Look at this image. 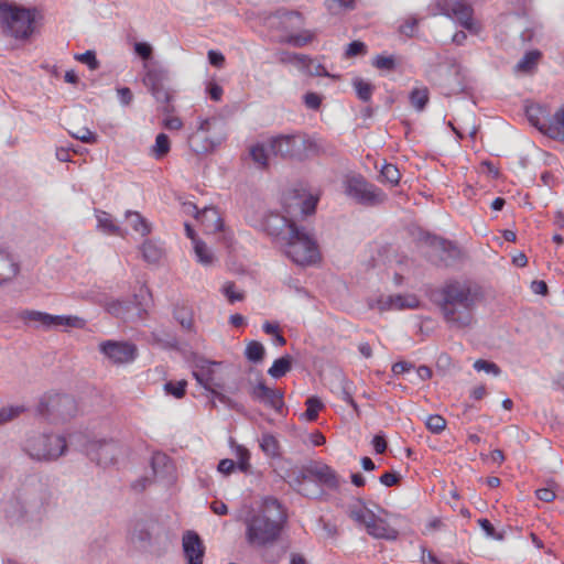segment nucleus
Listing matches in <instances>:
<instances>
[{
  "instance_id": "obj_39",
  "label": "nucleus",
  "mask_w": 564,
  "mask_h": 564,
  "mask_svg": "<svg viewBox=\"0 0 564 564\" xmlns=\"http://www.w3.org/2000/svg\"><path fill=\"white\" fill-rule=\"evenodd\" d=\"M141 251L143 259L149 263H156L162 257V249L151 240L143 242Z\"/></svg>"
},
{
  "instance_id": "obj_35",
  "label": "nucleus",
  "mask_w": 564,
  "mask_h": 564,
  "mask_svg": "<svg viewBox=\"0 0 564 564\" xmlns=\"http://www.w3.org/2000/svg\"><path fill=\"white\" fill-rule=\"evenodd\" d=\"M348 514L354 521L364 525L373 517V512L366 508L361 500L349 507Z\"/></svg>"
},
{
  "instance_id": "obj_15",
  "label": "nucleus",
  "mask_w": 564,
  "mask_h": 564,
  "mask_svg": "<svg viewBox=\"0 0 564 564\" xmlns=\"http://www.w3.org/2000/svg\"><path fill=\"white\" fill-rule=\"evenodd\" d=\"M531 126L553 140L564 139L563 129L554 119L550 118V111L540 105L531 104Z\"/></svg>"
},
{
  "instance_id": "obj_18",
  "label": "nucleus",
  "mask_w": 564,
  "mask_h": 564,
  "mask_svg": "<svg viewBox=\"0 0 564 564\" xmlns=\"http://www.w3.org/2000/svg\"><path fill=\"white\" fill-rule=\"evenodd\" d=\"M182 547L186 564H203L205 545L195 531H186L183 534Z\"/></svg>"
},
{
  "instance_id": "obj_27",
  "label": "nucleus",
  "mask_w": 564,
  "mask_h": 564,
  "mask_svg": "<svg viewBox=\"0 0 564 564\" xmlns=\"http://www.w3.org/2000/svg\"><path fill=\"white\" fill-rule=\"evenodd\" d=\"M289 205H291V210L296 213V217L300 215L302 218H304L315 213L317 198L314 196H308L305 198L294 196L293 202Z\"/></svg>"
},
{
  "instance_id": "obj_17",
  "label": "nucleus",
  "mask_w": 564,
  "mask_h": 564,
  "mask_svg": "<svg viewBox=\"0 0 564 564\" xmlns=\"http://www.w3.org/2000/svg\"><path fill=\"white\" fill-rule=\"evenodd\" d=\"M447 66L444 86L447 88L448 94H458L467 87L465 68L454 57H448L445 61Z\"/></svg>"
},
{
  "instance_id": "obj_8",
  "label": "nucleus",
  "mask_w": 564,
  "mask_h": 564,
  "mask_svg": "<svg viewBox=\"0 0 564 564\" xmlns=\"http://www.w3.org/2000/svg\"><path fill=\"white\" fill-rule=\"evenodd\" d=\"M344 193L356 204L365 207L379 206L388 199L387 194L381 188L367 181V178L360 174L346 176L344 181Z\"/></svg>"
},
{
  "instance_id": "obj_46",
  "label": "nucleus",
  "mask_w": 564,
  "mask_h": 564,
  "mask_svg": "<svg viewBox=\"0 0 564 564\" xmlns=\"http://www.w3.org/2000/svg\"><path fill=\"white\" fill-rule=\"evenodd\" d=\"M420 302L419 300L411 295V296H402V295H395L390 297V306L403 310V308H416L419 306Z\"/></svg>"
},
{
  "instance_id": "obj_16",
  "label": "nucleus",
  "mask_w": 564,
  "mask_h": 564,
  "mask_svg": "<svg viewBox=\"0 0 564 564\" xmlns=\"http://www.w3.org/2000/svg\"><path fill=\"white\" fill-rule=\"evenodd\" d=\"M100 351L113 364H128L135 359L137 347L128 341L106 340L99 345Z\"/></svg>"
},
{
  "instance_id": "obj_25",
  "label": "nucleus",
  "mask_w": 564,
  "mask_h": 564,
  "mask_svg": "<svg viewBox=\"0 0 564 564\" xmlns=\"http://www.w3.org/2000/svg\"><path fill=\"white\" fill-rule=\"evenodd\" d=\"M432 245L441 251V261L444 265H452L459 257V248L451 241L434 238Z\"/></svg>"
},
{
  "instance_id": "obj_13",
  "label": "nucleus",
  "mask_w": 564,
  "mask_h": 564,
  "mask_svg": "<svg viewBox=\"0 0 564 564\" xmlns=\"http://www.w3.org/2000/svg\"><path fill=\"white\" fill-rule=\"evenodd\" d=\"M20 318L24 322H33L44 328L52 327H75L82 328L85 321L77 316L51 315L40 311L25 310L20 313Z\"/></svg>"
},
{
  "instance_id": "obj_7",
  "label": "nucleus",
  "mask_w": 564,
  "mask_h": 564,
  "mask_svg": "<svg viewBox=\"0 0 564 564\" xmlns=\"http://www.w3.org/2000/svg\"><path fill=\"white\" fill-rule=\"evenodd\" d=\"M269 147L274 155L299 160L318 150V145L313 139L300 132L273 137L269 141Z\"/></svg>"
},
{
  "instance_id": "obj_49",
  "label": "nucleus",
  "mask_w": 564,
  "mask_h": 564,
  "mask_svg": "<svg viewBox=\"0 0 564 564\" xmlns=\"http://www.w3.org/2000/svg\"><path fill=\"white\" fill-rule=\"evenodd\" d=\"M306 411L304 413V416L307 421H315L318 415V411L323 408L322 401L316 397H310L306 402Z\"/></svg>"
},
{
  "instance_id": "obj_9",
  "label": "nucleus",
  "mask_w": 564,
  "mask_h": 564,
  "mask_svg": "<svg viewBox=\"0 0 564 564\" xmlns=\"http://www.w3.org/2000/svg\"><path fill=\"white\" fill-rule=\"evenodd\" d=\"M36 412L47 419L66 421L76 415L77 403L68 394H45L40 399Z\"/></svg>"
},
{
  "instance_id": "obj_20",
  "label": "nucleus",
  "mask_w": 564,
  "mask_h": 564,
  "mask_svg": "<svg viewBox=\"0 0 564 564\" xmlns=\"http://www.w3.org/2000/svg\"><path fill=\"white\" fill-rule=\"evenodd\" d=\"M251 397L264 405L274 409L275 411H281L284 405L282 391L279 389H271L263 382H259L256 387H253Z\"/></svg>"
},
{
  "instance_id": "obj_51",
  "label": "nucleus",
  "mask_w": 564,
  "mask_h": 564,
  "mask_svg": "<svg viewBox=\"0 0 564 564\" xmlns=\"http://www.w3.org/2000/svg\"><path fill=\"white\" fill-rule=\"evenodd\" d=\"M310 61H311L310 57L304 54L292 53V52H288V51H283L281 53H279V62L284 63V64H295V63L305 64Z\"/></svg>"
},
{
  "instance_id": "obj_44",
  "label": "nucleus",
  "mask_w": 564,
  "mask_h": 564,
  "mask_svg": "<svg viewBox=\"0 0 564 564\" xmlns=\"http://www.w3.org/2000/svg\"><path fill=\"white\" fill-rule=\"evenodd\" d=\"M411 105L419 111H422L429 102V89L427 88H414L410 93Z\"/></svg>"
},
{
  "instance_id": "obj_5",
  "label": "nucleus",
  "mask_w": 564,
  "mask_h": 564,
  "mask_svg": "<svg viewBox=\"0 0 564 564\" xmlns=\"http://www.w3.org/2000/svg\"><path fill=\"white\" fill-rule=\"evenodd\" d=\"M65 436L55 433H30L22 443L23 452L36 462H53L66 454Z\"/></svg>"
},
{
  "instance_id": "obj_38",
  "label": "nucleus",
  "mask_w": 564,
  "mask_h": 564,
  "mask_svg": "<svg viewBox=\"0 0 564 564\" xmlns=\"http://www.w3.org/2000/svg\"><path fill=\"white\" fill-rule=\"evenodd\" d=\"M314 39V33L308 31V30H304L302 31L301 33H297V34H289L286 35L282 42L283 43H286L291 46H294V47H303L305 46L306 44H308L310 42H312Z\"/></svg>"
},
{
  "instance_id": "obj_30",
  "label": "nucleus",
  "mask_w": 564,
  "mask_h": 564,
  "mask_svg": "<svg viewBox=\"0 0 564 564\" xmlns=\"http://www.w3.org/2000/svg\"><path fill=\"white\" fill-rule=\"evenodd\" d=\"M28 411L24 404H7L0 408V426L13 422Z\"/></svg>"
},
{
  "instance_id": "obj_24",
  "label": "nucleus",
  "mask_w": 564,
  "mask_h": 564,
  "mask_svg": "<svg viewBox=\"0 0 564 564\" xmlns=\"http://www.w3.org/2000/svg\"><path fill=\"white\" fill-rule=\"evenodd\" d=\"M368 533L379 539L394 540L397 538V532L392 528L388 525V523L378 518L375 513L372 519H369L365 524Z\"/></svg>"
},
{
  "instance_id": "obj_56",
  "label": "nucleus",
  "mask_w": 564,
  "mask_h": 564,
  "mask_svg": "<svg viewBox=\"0 0 564 564\" xmlns=\"http://www.w3.org/2000/svg\"><path fill=\"white\" fill-rule=\"evenodd\" d=\"M372 66L381 70L391 72L395 68V59L393 56L377 55L372 61Z\"/></svg>"
},
{
  "instance_id": "obj_3",
  "label": "nucleus",
  "mask_w": 564,
  "mask_h": 564,
  "mask_svg": "<svg viewBox=\"0 0 564 564\" xmlns=\"http://www.w3.org/2000/svg\"><path fill=\"white\" fill-rule=\"evenodd\" d=\"M286 518L282 503L274 497H265L260 508L245 519L246 542L254 550L272 546L279 540Z\"/></svg>"
},
{
  "instance_id": "obj_60",
  "label": "nucleus",
  "mask_w": 564,
  "mask_h": 564,
  "mask_svg": "<svg viewBox=\"0 0 564 564\" xmlns=\"http://www.w3.org/2000/svg\"><path fill=\"white\" fill-rule=\"evenodd\" d=\"M367 52V46L364 42L352 41L346 48V56L354 57L357 55H364Z\"/></svg>"
},
{
  "instance_id": "obj_42",
  "label": "nucleus",
  "mask_w": 564,
  "mask_h": 564,
  "mask_svg": "<svg viewBox=\"0 0 564 564\" xmlns=\"http://www.w3.org/2000/svg\"><path fill=\"white\" fill-rule=\"evenodd\" d=\"M171 149L170 139L165 133H159L155 138V143L152 147V154L155 159L164 158Z\"/></svg>"
},
{
  "instance_id": "obj_12",
  "label": "nucleus",
  "mask_w": 564,
  "mask_h": 564,
  "mask_svg": "<svg viewBox=\"0 0 564 564\" xmlns=\"http://www.w3.org/2000/svg\"><path fill=\"white\" fill-rule=\"evenodd\" d=\"M82 451L97 465L109 466L120 454V445L113 440H87Z\"/></svg>"
},
{
  "instance_id": "obj_23",
  "label": "nucleus",
  "mask_w": 564,
  "mask_h": 564,
  "mask_svg": "<svg viewBox=\"0 0 564 564\" xmlns=\"http://www.w3.org/2000/svg\"><path fill=\"white\" fill-rule=\"evenodd\" d=\"M296 238H299V241L300 240H303V242H305V245L303 243H295L296 247L295 249L300 252H305V251H312L310 252V254L312 256L307 261H304V262H300V261H293L294 263L299 264V265H311V264H314L318 259H319V251H318V247H317V243L316 241L314 240V238L308 235L305 229L303 227H300L299 228V235H296Z\"/></svg>"
},
{
  "instance_id": "obj_40",
  "label": "nucleus",
  "mask_w": 564,
  "mask_h": 564,
  "mask_svg": "<svg viewBox=\"0 0 564 564\" xmlns=\"http://www.w3.org/2000/svg\"><path fill=\"white\" fill-rule=\"evenodd\" d=\"M265 354L264 346L257 340L250 341L246 347V358L254 364H259L263 360Z\"/></svg>"
},
{
  "instance_id": "obj_33",
  "label": "nucleus",
  "mask_w": 564,
  "mask_h": 564,
  "mask_svg": "<svg viewBox=\"0 0 564 564\" xmlns=\"http://www.w3.org/2000/svg\"><path fill=\"white\" fill-rule=\"evenodd\" d=\"M259 445L262 452L269 457H278L280 456V445L279 441L274 435L270 433H263L261 438L259 440Z\"/></svg>"
},
{
  "instance_id": "obj_1",
  "label": "nucleus",
  "mask_w": 564,
  "mask_h": 564,
  "mask_svg": "<svg viewBox=\"0 0 564 564\" xmlns=\"http://www.w3.org/2000/svg\"><path fill=\"white\" fill-rule=\"evenodd\" d=\"M56 505V495L50 478L42 474H30L19 480L15 490L1 503L3 517L9 524L41 522Z\"/></svg>"
},
{
  "instance_id": "obj_28",
  "label": "nucleus",
  "mask_w": 564,
  "mask_h": 564,
  "mask_svg": "<svg viewBox=\"0 0 564 564\" xmlns=\"http://www.w3.org/2000/svg\"><path fill=\"white\" fill-rule=\"evenodd\" d=\"M97 228L108 235L124 237L126 231L115 224L110 214L96 209Z\"/></svg>"
},
{
  "instance_id": "obj_6",
  "label": "nucleus",
  "mask_w": 564,
  "mask_h": 564,
  "mask_svg": "<svg viewBox=\"0 0 564 564\" xmlns=\"http://www.w3.org/2000/svg\"><path fill=\"white\" fill-rule=\"evenodd\" d=\"M41 13L37 9H26L10 4L0 3V24L3 31L15 39H28L35 30Z\"/></svg>"
},
{
  "instance_id": "obj_37",
  "label": "nucleus",
  "mask_w": 564,
  "mask_h": 564,
  "mask_svg": "<svg viewBox=\"0 0 564 564\" xmlns=\"http://www.w3.org/2000/svg\"><path fill=\"white\" fill-rule=\"evenodd\" d=\"M174 318L181 324V326L191 330L193 327V312L185 305H176L173 311Z\"/></svg>"
},
{
  "instance_id": "obj_21",
  "label": "nucleus",
  "mask_w": 564,
  "mask_h": 564,
  "mask_svg": "<svg viewBox=\"0 0 564 564\" xmlns=\"http://www.w3.org/2000/svg\"><path fill=\"white\" fill-rule=\"evenodd\" d=\"M473 8L464 1H455L448 6L445 14L455 18L457 22L466 30L476 33L478 28L473 21Z\"/></svg>"
},
{
  "instance_id": "obj_14",
  "label": "nucleus",
  "mask_w": 564,
  "mask_h": 564,
  "mask_svg": "<svg viewBox=\"0 0 564 564\" xmlns=\"http://www.w3.org/2000/svg\"><path fill=\"white\" fill-rule=\"evenodd\" d=\"M219 362L207 360L203 357H197L194 360L193 377L196 381L207 391L213 388H224V380L216 373L215 367Z\"/></svg>"
},
{
  "instance_id": "obj_53",
  "label": "nucleus",
  "mask_w": 564,
  "mask_h": 564,
  "mask_svg": "<svg viewBox=\"0 0 564 564\" xmlns=\"http://www.w3.org/2000/svg\"><path fill=\"white\" fill-rule=\"evenodd\" d=\"M75 59L83 64H86L88 68L91 70H96L100 66V63L96 57L95 51L88 50L85 53L76 54Z\"/></svg>"
},
{
  "instance_id": "obj_54",
  "label": "nucleus",
  "mask_w": 564,
  "mask_h": 564,
  "mask_svg": "<svg viewBox=\"0 0 564 564\" xmlns=\"http://www.w3.org/2000/svg\"><path fill=\"white\" fill-rule=\"evenodd\" d=\"M223 294L227 297L230 303H235L238 301H242L245 299L243 292H239L236 290V284L234 282H226L221 288Z\"/></svg>"
},
{
  "instance_id": "obj_11",
  "label": "nucleus",
  "mask_w": 564,
  "mask_h": 564,
  "mask_svg": "<svg viewBox=\"0 0 564 564\" xmlns=\"http://www.w3.org/2000/svg\"><path fill=\"white\" fill-rule=\"evenodd\" d=\"M295 480L301 487L300 492L305 496H311L304 487L311 480H316L332 490L338 489L340 486V478L337 473L330 466L322 463H312L305 466Z\"/></svg>"
},
{
  "instance_id": "obj_43",
  "label": "nucleus",
  "mask_w": 564,
  "mask_h": 564,
  "mask_svg": "<svg viewBox=\"0 0 564 564\" xmlns=\"http://www.w3.org/2000/svg\"><path fill=\"white\" fill-rule=\"evenodd\" d=\"M249 154L252 161L261 169L268 167V152L262 143H257L250 147Z\"/></svg>"
},
{
  "instance_id": "obj_19",
  "label": "nucleus",
  "mask_w": 564,
  "mask_h": 564,
  "mask_svg": "<svg viewBox=\"0 0 564 564\" xmlns=\"http://www.w3.org/2000/svg\"><path fill=\"white\" fill-rule=\"evenodd\" d=\"M186 209L187 212L195 213V217L202 223L207 232L213 234L224 230V221L217 208L205 207L199 212L196 205L188 204Z\"/></svg>"
},
{
  "instance_id": "obj_57",
  "label": "nucleus",
  "mask_w": 564,
  "mask_h": 564,
  "mask_svg": "<svg viewBox=\"0 0 564 564\" xmlns=\"http://www.w3.org/2000/svg\"><path fill=\"white\" fill-rule=\"evenodd\" d=\"M478 524L480 525V528L484 530V532L486 533V535L488 538L497 540V541L503 540V538H505L503 533L497 532L495 527L488 519H485V518L479 519Z\"/></svg>"
},
{
  "instance_id": "obj_2",
  "label": "nucleus",
  "mask_w": 564,
  "mask_h": 564,
  "mask_svg": "<svg viewBox=\"0 0 564 564\" xmlns=\"http://www.w3.org/2000/svg\"><path fill=\"white\" fill-rule=\"evenodd\" d=\"M432 301L451 329H465L474 322L477 294L459 281L446 282L432 293Z\"/></svg>"
},
{
  "instance_id": "obj_63",
  "label": "nucleus",
  "mask_w": 564,
  "mask_h": 564,
  "mask_svg": "<svg viewBox=\"0 0 564 564\" xmlns=\"http://www.w3.org/2000/svg\"><path fill=\"white\" fill-rule=\"evenodd\" d=\"M206 93L214 101H220L223 98L224 89L216 82H209L206 86Z\"/></svg>"
},
{
  "instance_id": "obj_55",
  "label": "nucleus",
  "mask_w": 564,
  "mask_h": 564,
  "mask_svg": "<svg viewBox=\"0 0 564 564\" xmlns=\"http://www.w3.org/2000/svg\"><path fill=\"white\" fill-rule=\"evenodd\" d=\"M328 10L337 14L341 10H352L355 9V0H327L326 1Z\"/></svg>"
},
{
  "instance_id": "obj_34",
  "label": "nucleus",
  "mask_w": 564,
  "mask_h": 564,
  "mask_svg": "<svg viewBox=\"0 0 564 564\" xmlns=\"http://www.w3.org/2000/svg\"><path fill=\"white\" fill-rule=\"evenodd\" d=\"M167 79V72L163 68L151 67L148 68L145 76L143 78V83L148 88L156 87L164 85V82Z\"/></svg>"
},
{
  "instance_id": "obj_64",
  "label": "nucleus",
  "mask_w": 564,
  "mask_h": 564,
  "mask_svg": "<svg viewBox=\"0 0 564 564\" xmlns=\"http://www.w3.org/2000/svg\"><path fill=\"white\" fill-rule=\"evenodd\" d=\"M304 104L308 109L317 110L322 104V97L316 93H307L304 95Z\"/></svg>"
},
{
  "instance_id": "obj_50",
  "label": "nucleus",
  "mask_w": 564,
  "mask_h": 564,
  "mask_svg": "<svg viewBox=\"0 0 564 564\" xmlns=\"http://www.w3.org/2000/svg\"><path fill=\"white\" fill-rule=\"evenodd\" d=\"M556 485L553 480L547 481L546 487L539 488L535 490V496L539 500L543 502H551L555 499Z\"/></svg>"
},
{
  "instance_id": "obj_32",
  "label": "nucleus",
  "mask_w": 564,
  "mask_h": 564,
  "mask_svg": "<svg viewBox=\"0 0 564 564\" xmlns=\"http://www.w3.org/2000/svg\"><path fill=\"white\" fill-rule=\"evenodd\" d=\"M292 368V357L285 355L281 358H278L273 361L272 366L269 368L268 373L274 378L280 379L284 377Z\"/></svg>"
},
{
  "instance_id": "obj_36",
  "label": "nucleus",
  "mask_w": 564,
  "mask_h": 564,
  "mask_svg": "<svg viewBox=\"0 0 564 564\" xmlns=\"http://www.w3.org/2000/svg\"><path fill=\"white\" fill-rule=\"evenodd\" d=\"M531 543L534 544V546L538 550V553H531V560L533 558V564H551V557H552V551L551 549L545 550V558L542 555V550L544 549V544L540 538H538L534 533H531Z\"/></svg>"
},
{
  "instance_id": "obj_52",
  "label": "nucleus",
  "mask_w": 564,
  "mask_h": 564,
  "mask_svg": "<svg viewBox=\"0 0 564 564\" xmlns=\"http://www.w3.org/2000/svg\"><path fill=\"white\" fill-rule=\"evenodd\" d=\"M426 427L434 434H440L446 427V421L438 414L429 415L426 419Z\"/></svg>"
},
{
  "instance_id": "obj_22",
  "label": "nucleus",
  "mask_w": 564,
  "mask_h": 564,
  "mask_svg": "<svg viewBox=\"0 0 564 564\" xmlns=\"http://www.w3.org/2000/svg\"><path fill=\"white\" fill-rule=\"evenodd\" d=\"M217 123L215 118L200 119L195 132H193L188 137V145L191 150L195 153H204L213 148V143L207 139L203 143H198V139L200 138V133H207L210 129Z\"/></svg>"
},
{
  "instance_id": "obj_26",
  "label": "nucleus",
  "mask_w": 564,
  "mask_h": 564,
  "mask_svg": "<svg viewBox=\"0 0 564 564\" xmlns=\"http://www.w3.org/2000/svg\"><path fill=\"white\" fill-rule=\"evenodd\" d=\"M19 264L14 258L4 249H0V284L17 275Z\"/></svg>"
},
{
  "instance_id": "obj_10",
  "label": "nucleus",
  "mask_w": 564,
  "mask_h": 564,
  "mask_svg": "<svg viewBox=\"0 0 564 564\" xmlns=\"http://www.w3.org/2000/svg\"><path fill=\"white\" fill-rule=\"evenodd\" d=\"M147 295H149L148 289H141L140 293L135 294L132 300H116L107 303L106 310L110 315L124 322L143 319L148 307V303L144 302Z\"/></svg>"
},
{
  "instance_id": "obj_58",
  "label": "nucleus",
  "mask_w": 564,
  "mask_h": 564,
  "mask_svg": "<svg viewBox=\"0 0 564 564\" xmlns=\"http://www.w3.org/2000/svg\"><path fill=\"white\" fill-rule=\"evenodd\" d=\"M70 135L84 143L94 144L97 142L98 137L96 133L90 131L88 128H80L77 132H69Z\"/></svg>"
},
{
  "instance_id": "obj_29",
  "label": "nucleus",
  "mask_w": 564,
  "mask_h": 564,
  "mask_svg": "<svg viewBox=\"0 0 564 564\" xmlns=\"http://www.w3.org/2000/svg\"><path fill=\"white\" fill-rule=\"evenodd\" d=\"M126 219L132 229L141 236H147L150 234L151 225L140 213L127 210Z\"/></svg>"
},
{
  "instance_id": "obj_45",
  "label": "nucleus",
  "mask_w": 564,
  "mask_h": 564,
  "mask_svg": "<svg viewBox=\"0 0 564 564\" xmlns=\"http://www.w3.org/2000/svg\"><path fill=\"white\" fill-rule=\"evenodd\" d=\"M194 251H195L198 262H200L202 264L209 265L213 263L214 256L204 241L195 240Z\"/></svg>"
},
{
  "instance_id": "obj_47",
  "label": "nucleus",
  "mask_w": 564,
  "mask_h": 564,
  "mask_svg": "<svg viewBox=\"0 0 564 564\" xmlns=\"http://www.w3.org/2000/svg\"><path fill=\"white\" fill-rule=\"evenodd\" d=\"M400 172L394 164L387 163L380 171V177L382 182H387L390 185H397L400 181Z\"/></svg>"
},
{
  "instance_id": "obj_41",
  "label": "nucleus",
  "mask_w": 564,
  "mask_h": 564,
  "mask_svg": "<svg viewBox=\"0 0 564 564\" xmlns=\"http://www.w3.org/2000/svg\"><path fill=\"white\" fill-rule=\"evenodd\" d=\"M352 86L360 100L367 102L371 99L372 93L375 90V86L372 84L364 80L362 78H355Z\"/></svg>"
},
{
  "instance_id": "obj_4",
  "label": "nucleus",
  "mask_w": 564,
  "mask_h": 564,
  "mask_svg": "<svg viewBox=\"0 0 564 564\" xmlns=\"http://www.w3.org/2000/svg\"><path fill=\"white\" fill-rule=\"evenodd\" d=\"M285 215L270 214L264 220V229L267 232L274 237L283 249L284 254L292 261L304 262L307 261L312 256L310 250L300 252L295 249L296 247V235H299L300 226L296 225V213L291 210V205H285ZM297 243H304L303 240Z\"/></svg>"
},
{
  "instance_id": "obj_62",
  "label": "nucleus",
  "mask_w": 564,
  "mask_h": 564,
  "mask_svg": "<svg viewBox=\"0 0 564 564\" xmlns=\"http://www.w3.org/2000/svg\"><path fill=\"white\" fill-rule=\"evenodd\" d=\"M401 475L395 471H386L379 477L380 484L387 487L395 486L400 482Z\"/></svg>"
},
{
  "instance_id": "obj_31",
  "label": "nucleus",
  "mask_w": 564,
  "mask_h": 564,
  "mask_svg": "<svg viewBox=\"0 0 564 564\" xmlns=\"http://www.w3.org/2000/svg\"><path fill=\"white\" fill-rule=\"evenodd\" d=\"M339 381V397L343 401L347 402L355 412L359 413V406L352 398L354 384L344 375L338 376Z\"/></svg>"
},
{
  "instance_id": "obj_48",
  "label": "nucleus",
  "mask_w": 564,
  "mask_h": 564,
  "mask_svg": "<svg viewBox=\"0 0 564 564\" xmlns=\"http://www.w3.org/2000/svg\"><path fill=\"white\" fill-rule=\"evenodd\" d=\"M187 387L186 380H180L177 382L174 381H167L164 383V391L166 394H171L176 399H181L185 395Z\"/></svg>"
},
{
  "instance_id": "obj_61",
  "label": "nucleus",
  "mask_w": 564,
  "mask_h": 564,
  "mask_svg": "<svg viewBox=\"0 0 564 564\" xmlns=\"http://www.w3.org/2000/svg\"><path fill=\"white\" fill-rule=\"evenodd\" d=\"M134 52L137 55H139L142 59L148 61L152 57L153 48L152 46L147 42H137L134 44Z\"/></svg>"
},
{
  "instance_id": "obj_59",
  "label": "nucleus",
  "mask_w": 564,
  "mask_h": 564,
  "mask_svg": "<svg viewBox=\"0 0 564 564\" xmlns=\"http://www.w3.org/2000/svg\"><path fill=\"white\" fill-rule=\"evenodd\" d=\"M474 368L477 371H485L487 373H492L494 376H498L500 373L499 367L491 361L478 359L474 362Z\"/></svg>"
}]
</instances>
